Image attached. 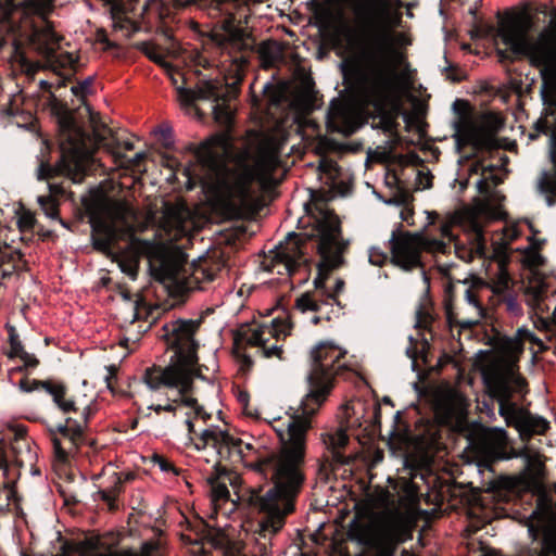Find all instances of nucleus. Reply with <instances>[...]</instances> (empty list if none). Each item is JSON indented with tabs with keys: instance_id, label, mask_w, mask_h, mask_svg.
<instances>
[{
	"instance_id": "f257e3e1",
	"label": "nucleus",
	"mask_w": 556,
	"mask_h": 556,
	"mask_svg": "<svg viewBox=\"0 0 556 556\" xmlns=\"http://www.w3.org/2000/svg\"><path fill=\"white\" fill-rule=\"evenodd\" d=\"M312 415L298 410L288 422V438L281 447L265 457L257 455L253 443L230 434L219 426H210L202 430L195 447L212 446L219 460L231 464L248 463L255 459V469L273 482L265 494H252L251 504L266 514L262 529L270 533L278 532L285 525V518L294 509V500L304 482V463L306 433L312 427Z\"/></svg>"
},
{
	"instance_id": "f03ea898",
	"label": "nucleus",
	"mask_w": 556,
	"mask_h": 556,
	"mask_svg": "<svg viewBox=\"0 0 556 556\" xmlns=\"http://www.w3.org/2000/svg\"><path fill=\"white\" fill-rule=\"evenodd\" d=\"M198 157L207 169L203 188L233 215L253 208L258 191L278 182L279 147L274 140H262L253 155L249 149L235 155L230 136L219 134L201 143Z\"/></svg>"
},
{
	"instance_id": "7ed1b4c3",
	"label": "nucleus",
	"mask_w": 556,
	"mask_h": 556,
	"mask_svg": "<svg viewBox=\"0 0 556 556\" xmlns=\"http://www.w3.org/2000/svg\"><path fill=\"white\" fill-rule=\"evenodd\" d=\"M351 89L364 106H372L377 116L372 127L393 132L399 101L412 86L405 55L395 47L386 29L363 33L354 42L348 60Z\"/></svg>"
},
{
	"instance_id": "20e7f679",
	"label": "nucleus",
	"mask_w": 556,
	"mask_h": 556,
	"mask_svg": "<svg viewBox=\"0 0 556 556\" xmlns=\"http://www.w3.org/2000/svg\"><path fill=\"white\" fill-rule=\"evenodd\" d=\"M199 326V321L181 319L165 324V338L174 354L168 365L148 368L143 376L149 389L168 390L166 402L152 404L149 409H153L157 415L165 412L173 414L174 417H185L184 422L191 440L195 434L194 420H205L208 417L191 394L193 380L201 377L197 356L198 344L193 339Z\"/></svg>"
},
{
	"instance_id": "39448f33",
	"label": "nucleus",
	"mask_w": 556,
	"mask_h": 556,
	"mask_svg": "<svg viewBox=\"0 0 556 556\" xmlns=\"http://www.w3.org/2000/svg\"><path fill=\"white\" fill-rule=\"evenodd\" d=\"M532 21L528 15H517L503 23L498 37L509 51L498 50L500 58L525 56L539 71L542 79L541 97L544 105L536 128L556 135V8L549 13L548 23L533 37L529 36Z\"/></svg>"
},
{
	"instance_id": "423d86ee",
	"label": "nucleus",
	"mask_w": 556,
	"mask_h": 556,
	"mask_svg": "<svg viewBox=\"0 0 556 556\" xmlns=\"http://www.w3.org/2000/svg\"><path fill=\"white\" fill-rule=\"evenodd\" d=\"M502 350L503 356L486 365L482 372L490 396L498 403V414L508 427H514L519 432L522 440L545 433L549 422L543 417L532 415L521 405L529 389L517 366L523 351L518 334L505 339Z\"/></svg>"
},
{
	"instance_id": "0eeeda50",
	"label": "nucleus",
	"mask_w": 556,
	"mask_h": 556,
	"mask_svg": "<svg viewBox=\"0 0 556 556\" xmlns=\"http://www.w3.org/2000/svg\"><path fill=\"white\" fill-rule=\"evenodd\" d=\"M132 212L121 201L105 200L92 218L93 245L104 253L112 245L125 238H130V247L149 260L152 274L162 282L179 281L182 261L168 252L162 244L148 240L132 238L134 226L130 223Z\"/></svg>"
},
{
	"instance_id": "6e6552de",
	"label": "nucleus",
	"mask_w": 556,
	"mask_h": 556,
	"mask_svg": "<svg viewBox=\"0 0 556 556\" xmlns=\"http://www.w3.org/2000/svg\"><path fill=\"white\" fill-rule=\"evenodd\" d=\"M92 135H88L77 124L72 113L63 114L60 119L61 160L55 166L41 163L38 179L65 176L74 184L84 181L93 164L96 148L111 136V129L101 121L98 113L86 108Z\"/></svg>"
},
{
	"instance_id": "1a4fd4ad",
	"label": "nucleus",
	"mask_w": 556,
	"mask_h": 556,
	"mask_svg": "<svg viewBox=\"0 0 556 556\" xmlns=\"http://www.w3.org/2000/svg\"><path fill=\"white\" fill-rule=\"evenodd\" d=\"M386 506L378 511L358 514L350 523L348 535L352 541L370 547H381L405 542L418 519V498L413 491L402 495L396 504L389 505V494H383Z\"/></svg>"
},
{
	"instance_id": "9d476101",
	"label": "nucleus",
	"mask_w": 556,
	"mask_h": 556,
	"mask_svg": "<svg viewBox=\"0 0 556 556\" xmlns=\"http://www.w3.org/2000/svg\"><path fill=\"white\" fill-rule=\"evenodd\" d=\"M309 359L308 392L299 410L313 416L330 394L334 377L344 376L351 369L346 362V351L330 341L316 344L311 350Z\"/></svg>"
},
{
	"instance_id": "9b49d317",
	"label": "nucleus",
	"mask_w": 556,
	"mask_h": 556,
	"mask_svg": "<svg viewBox=\"0 0 556 556\" xmlns=\"http://www.w3.org/2000/svg\"><path fill=\"white\" fill-rule=\"evenodd\" d=\"M229 0H149L144 5L146 11H155L160 16L170 14L172 9L185 7L191 3L200 8L208 9L213 17L219 16L217 24L211 31L213 42L229 55L248 48V37L244 29L236 23L229 11Z\"/></svg>"
},
{
	"instance_id": "f8f14e48",
	"label": "nucleus",
	"mask_w": 556,
	"mask_h": 556,
	"mask_svg": "<svg viewBox=\"0 0 556 556\" xmlns=\"http://www.w3.org/2000/svg\"><path fill=\"white\" fill-rule=\"evenodd\" d=\"M504 214L501 204L489 197L477 199L466 207L459 223L467 236V243L454 242L456 256L466 263L484 260L488 253L484 229L489 223L502 219Z\"/></svg>"
},
{
	"instance_id": "ddd939ff",
	"label": "nucleus",
	"mask_w": 556,
	"mask_h": 556,
	"mask_svg": "<svg viewBox=\"0 0 556 556\" xmlns=\"http://www.w3.org/2000/svg\"><path fill=\"white\" fill-rule=\"evenodd\" d=\"M235 75L225 84L215 79L200 80L194 88H178V101L184 108H190L198 100H208L214 102L213 115L217 123L228 125L231 122L232 113L229 101L236 97L237 88L242 81L241 67L247 63L243 55L235 56Z\"/></svg>"
},
{
	"instance_id": "4468645a",
	"label": "nucleus",
	"mask_w": 556,
	"mask_h": 556,
	"mask_svg": "<svg viewBox=\"0 0 556 556\" xmlns=\"http://www.w3.org/2000/svg\"><path fill=\"white\" fill-rule=\"evenodd\" d=\"M53 9L54 0H24L16 7L22 35L28 37L34 48L49 59L54 55L63 39L48 20Z\"/></svg>"
},
{
	"instance_id": "2eb2a0df",
	"label": "nucleus",
	"mask_w": 556,
	"mask_h": 556,
	"mask_svg": "<svg viewBox=\"0 0 556 556\" xmlns=\"http://www.w3.org/2000/svg\"><path fill=\"white\" fill-rule=\"evenodd\" d=\"M289 333V324L279 318H274L269 324L241 327L235 338V351L247 367L253 364L251 356L247 354L249 348L256 349V354L265 358L281 359L283 351L279 340Z\"/></svg>"
},
{
	"instance_id": "dca6fc26",
	"label": "nucleus",
	"mask_w": 556,
	"mask_h": 556,
	"mask_svg": "<svg viewBox=\"0 0 556 556\" xmlns=\"http://www.w3.org/2000/svg\"><path fill=\"white\" fill-rule=\"evenodd\" d=\"M312 237L317 238V251L323 264L328 268H336L342 263V253L345 243L341 238L340 222L337 215L325 210L314 217Z\"/></svg>"
},
{
	"instance_id": "f3484780",
	"label": "nucleus",
	"mask_w": 556,
	"mask_h": 556,
	"mask_svg": "<svg viewBox=\"0 0 556 556\" xmlns=\"http://www.w3.org/2000/svg\"><path fill=\"white\" fill-rule=\"evenodd\" d=\"M503 123L494 114H481L478 116H462L455 126V140L457 148L471 146L475 149L493 148L494 136L501 129Z\"/></svg>"
},
{
	"instance_id": "a211bd4d",
	"label": "nucleus",
	"mask_w": 556,
	"mask_h": 556,
	"mask_svg": "<svg viewBox=\"0 0 556 556\" xmlns=\"http://www.w3.org/2000/svg\"><path fill=\"white\" fill-rule=\"evenodd\" d=\"M264 270L280 276H294L303 271L305 275L307 260L302 247V235L289 233L286 241L270 251L263 262Z\"/></svg>"
},
{
	"instance_id": "6ab92c4d",
	"label": "nucleus",
	"mask_w": 556,
	"mask_h": 556,
	"mask_svg": "<svg viewBox=\"0 0 556 556\" xmlns=\"http://www.w3.org/2000/svg\"><path fill=\"white\" fill-rule=\"evenodd\" d=\"M484 296V281H475L465 290L464 301L457 309H453L450 304H446V318L450 325H456L463 329H470L479 325L486 316V308L483 304Z\"/></svg>"
},
{
	"instance_id": "aec40b11",
	"label": "nucleus",
	"mask_w": 556,
	"mask_h": 556,
	"mask_svg": "<svg viewBox=\"0 0 556 556\" xmlns=\"http://www.w3.org/2000/svg\"><path fill=\"white\" fill-rule=\"evenodd\" d=\"M433 410L439 424L460 430L466 426L467 404L455 389H439L434 393Z\"/></svg>"
},
{
	"instance_id": "412c9836",
	"label": "nucleus",
	"mask_w": 556,
	"mask_h": 556,
	"mask_svg": "<svg viewBox=\"0 0 556 556\" xmlns=\"http://www.w3.org/2000/svg\"><path fill=\"white\" fill-rule=\"evenodd\" d=\"M391 261L394 265L410 270L420 265L422 251L421 232L410 233L400 229L394 230L390 238Z\"/></svg>"
},
{
	"instance_id": "4be33fe9",
	"label": "nucleus",
	"mask_w": 556,
	"mask_h": 556,
	"mask_svg": "<svg viewBox=\"0 0 556 556\" xmlns=\"http://www.w3.org/2000/svg\"><path fill=\"white\" fill-rule=\"evenodd\" d=\"M88 416L89 413L84 412L81 422L67 418L64 425L50 430L54 454L59 460L65 462L83 443Z\"/></svg>"
},
{
	"instance_id": "5701e85b",
	"label": "nucleus",
	"mask_w": 556,
	"mask_h": 556,
	"mask_svg": "<svg viewBox=\"0 0 556 556\" xmlns=\"http://www.w3.org/2000/svg\"><path fill=\"white\" fill-rule=\"evenodd\" d=\"M536 131L543 132L548 136L549 155L554 165L552 169L542 170L536 179V191L544 199L547 206L556 205V135L552 131L538 129Z\"/></svg>"
},
{
	"instance_id": "b1692460",
	"label": "nucleus",
	"mask_w": 556,
	"mask_h": 556,
	"mask_svg": "<svg viewBox=\"0 0 556 556\" xmlns=\"http://www.w3.org/2000/svg\"><path fill=\"white\" fill-rule=\"evenodd\" d=\"M18 388L23 392H33L38 389L45 390L48 394H50L53 399V402L62 409L64 413H68L75 410L74 402L71 400H65L66 389L61 383H55L52 381H39L36 379L23 378L17 383Z\"/></svg>"
},
{
	"instance_id": "393cba45",
	"label": "nucleus",
	"mask_w": 556,
	"mask_h": 556,
	"mask_svg": "<svg viewBox=\"0 0 556 556\" xmlns=\"http://www.w3.org/2000/svg\"><path fill=\"white\" fill-rule=\"evenodd\" d=\"M328 124L333 130L344 135L358 128L357 117L351 108L342 101H332L328 112Z\"/></svg>"
},
{
	"instance_id": "a878e982",
	"label": "nucleus",
	"mask_w": 556,
	"mask_h": 556,
	"mask_svg": "<svg viewBox=\"0 0 556 556\" xmlns=\"http://www.w3.org/2000/svg\"><path fill=\"white\" fill-rule=\"evenodd\" d=\"M14 440L10 443L9 452L12 463L18 467L31 466L36 459V451L26 438V429L23 426L13 428Z\"/></svg>"
},
{
	"instance_id": "bb28decb",
	"label": "nucleus",
	"mask_w": 556,
	"mask_h": 556,
	"mask_svg": "<svg viewBox=\"0 0 556 556\" xmlns=\"http://www.w3.org/2000/svg\"><path fill=\"white\" fill-rule=\"evenodd\" d=\"M547 244V240H531L526 247L516 249L519 254V263L526 269L530 271H536L542 268L546 263V257L543 254V250Z\"/></svg>"
},
{
	"instance_id": "cd10ccee",
	"label": "nucleus",
	"mask_w": 556,
	"mask_h": 556,
	"mask_svg": "<svg viewBox=\"0 0 556 556\" xmlns=\"http://www.w3.org/2000/svg\"><path fill=\"white\" fill-rule=\"evenodd\" d=\"M123 491V478L117 471H112L99 490L93 494L94 501H102L110 510L118 508V496Z\"/></svg>"
},
{
	"instance_id": "c85d7f7f",
	"label": "nucleus",
	"mask_w": 556,
	"mask_h": 556,
	"mask_svg": "<svg viewBox=\"0 0 556 556\" xmlns=\"http://www.w3.org/2000/svg\"><path fill=\"white\" fill-rule=\"evenodd\" d=\"M485 294L490 291V303L496 307L498 300L514 292V282L509 273L501 266L489 282H484Z\"/></svg>"
},
{
	"instance_id": "c756f323",
	"label": "nucleus",
	"mask_w": 556,
	"mask_h": 556,
	"mask_svg": "<svg viewBox=\"0 0 556 556\" xmlns=\"http://www.w3.org/2000/svg\"><path fill=\"white\" fill-rule=\"evenodd\" d=\"M48 190L49 193L39 195L37 202L47 217L58 219L66 228V223L59 218V199L65 195V187L63 184L48 182Z\"/></svg>"
},
{
	"instance_id": "7c9ffc66",
	"label": "nucleus",
	"mask_w": 556,
	"mask_h": 556,
	"mask_svg": "<svg viewBox=\"0 0 556 556\" xmlns=\"http://www.w3.org/2000/svg\"><path fill=\"white\" fill-rule=\"evenodd\" d=\"M349 442V435L342 428L337 429L334 432H329L324 435V443L332 453V458L339 464H351L356 458L355 455H344L342 450Z\"/></svg>"
},
{
	"instance_id": "2f4dec72",
	"label": "nucleus",
	"mask_w": 556,
	"mask_h": 556,
	"mask_svg": "<svg viewBox=\"0 0 556 556\" xmlns=\"http://www.w3.org/2000/svg\"><path fill=\"white\" fill-rule=\"evenodd\" d=\"M75 552L80 556H128L127 554L112 552L106 540L92 535L75 544Z\"/></svg>"
},
{
	"instance_id": "473e14b6",
	"label": "nucleus",
	"mask_w": 556,
	"mask_h": 556,
	"mask_svg": "<svg viewBox=\"0 0 556 556\" xmlns=\"http://www.w3.org/2000/svg\"><path fill=\"white\" fill-rule=\"evenodd\" d=\"M314 285V292H306L296 299L295 307L302 313L318 312L321 305L328 304L325 299L324 279L316 278Z\"/></svg>"
},
{
	"instance_id": "72a5a7b5",
	"label": "nucleus",
	"mask_w": 556,
	"mask_h": 556,
	"mask_svg": "<svg viewBox=\"0 0 556 556\" xmlns=\"http://www.w3.org/2000/svg\"><path fill=\"white\" fill-rule=\"evenodd\" d=\"M10 351L8 353L9 358H20L22 363H24V367L26 368H35L38 366L39 361L34 354L26 352L18 341L17 334H10Z\"/></svg>"
},
{
	"instance_id": "f704fd0d",
	"label": "nucleus",
	"mask_w": 556,
	"mask_h": 556,
	"mask_svg": "<svg viewBox=\"0 0 556 556\" xmlns=\"http://www.w3.org/2000/svg\"><path fill=\"white\" fill-rule=\"evenodd\" d=\"M15 218L20 232L25 237L31 236L36 225L35 214L21 205L15 210Z\"/></svg>"
},
{
	"instance_id": "c9c22d12",
	"label": "nucleus",
	"mask_w": 556,
	"mask_h": 556,
	"mask_svg": "<svg viewBox=\"0 0 556 556\" xmlns=\"http://www.w3.org/2000/svg\"><path fill=\"white\" fill-rule=\"evenodd\" d=\"M14 480L15 475L13 473L11 478L0 482V511L7 510L11 502L15 500Z\"/></svg>"
},
{
	"instance_id": "e433bc0d",
	"label": "nucleus",
	"mask_w": 556,
	"mask_h": 556,
	"mask_svg": "<svg viewBox=\"0 0 556 556\" xmlns=\"http://www.w3.org/2000/svg\"><path fill=\"white\" fill-rule=\"evenodd\" d=\"M140 51L149 58L152 62L165 68L169 63L165 60V54L160 47L151 42H141L139 46Z\"/></svg>"
},
{
	"instance_id": "4c0bfd02",
	"label": "nucleus",
	"mask_w": 556,
	"mask_h": 556,
	"mask_svg": "<svg viewBox=\"0 0 556 556\" xmlns=\"http://www.w3.org/2000/svg\"><path fill=\"white\" fill-rule=\"evenodd\" d=\"M318 169L320 173V179H324L326 185H334L338 177V165L334 161L325 157L321 159L319 161Z\"/></svg>"
},
{
	"instance_id": "58836bf2",
	"label": "nucleus",
	"mask_w": 556,
	"mask_h": 556,
	"mask_svg": "<svg viewBox=\"0 0 556 556\" xmlns=\"http://www.w3.org/2000/svg\"><path fill=\"white\" fill-rule=\"evenodd\" d=\"M545 296V289L541 286H530L526 290V301L529 307L535 311H543L542 303Z\"/></svg>"
},
{
	"instance_id": "ea45409f",
	"label": "nucleus",
	"mask_w": 556,
	"mask_h": 556,
	"mask_svg": "<svg viewBox=\"0 0 556 556\" xmlns=\"http://www.w3.org/2000/svg\"><path fill=\"white\" fill-rule=\"evenodd\" d=\"M501 305L504 306L505 312L511 317H520L523 315V308L519 303L515 291L498 300L496 307Z\"/></svg>"
},
{
	"instance_id": "a19ab883",
	"label": "nucleus",
	"mask_w": 556,
	"mask_h": 556,
	"mask_svg": "<svg viewBox=\"0 0 556 556\" xmlns=\"http://www.w3.org/2000/svg\"><path fill=\"white\" fill-rule=\"evenodd\" d=\"M422 251L431 253H446L451 249V243L443 239L430 238L425 233H421Z\"/></svg>"
},
{
	"instance_id": "79ce46f5",
	"label": "nucleus",
	"mask_w": 556,
	"mask_h": 556,
	"mask_svg": "<svg viewBox=\"0 0 556 556\" xmlns=\"http://www.w3.org/2000/svg\"><path fill=\"white\" fill-rule=\"evenodd\" d=\"M208 481L212 485V503L215 508L214 514H216L217 505H219L220 502H224L228 498L229 491L227 485L224 482H219L217 479L208 478Z\"/></svg>"
},
{
	"instance_id": "37998d69",
	"label": "nucleus",
	"mask_w": 556,
	"mask_h": 556,
	"mask_svg": "<svg viewBox=\"0 0 556 556\" xmlns=\"http://www.w3.org/2000/svg\"><path fill=\"white\" fill-rule=\"evenodd\" d=\"M520 236H521V231L516 224L506 225L502 229L501 244L503 245V248H507L515 240H517Z\"/></svg>"
},
{
	"instance_id": "c03bdc74",
	"label": "nucleus",
	"mask_w": 556,
	"mask_h": 556,
	"mask_svg": "<svg viewBox=\"0 0 556 556\" xmlns=\"http://www.w3.org/2000/svg\"><path fill=\"white\" fill-rule=\"evenodd\" d=\"M433 321V317L426 307H419L416 312L415 328L427 329Z\"/></svg>"
},
{
	"instance_id": "a18cd8bd",
	"label": "nucleus",
	"mask_w": 556,
	"mask_h": 556,
	"mask_svg": "<svg viewBox=\"0 0 556 556\" xmlns=\"http://www.w3.org/2000/svg\"><path fill=\"white\" fill-rule=\"evenodd\" d=\"M113 27L116 30L125 31L127 36L136 31V27L129 18L115 14L113 15Z\"/></svg>"
},
{
	"instance_id": "49530a36",
	"label": "nucleus",
	"mask_w": 556,
	"mask_h": 556,
	"mask_svg": "<svg viewBox=\"0 0 556 556\" xmlns=\"http://www.w3.org/2000/svg\"><path fill=\"white\" fill-rule=\"evenodd\" d=\"M11 462L12 457L9 452V448L5 450L2 446H0V470L2 471L3 479H8L13 471L12 467L10 466Z\"/></svg>"
},
{
	"instance_id": "de8ad7c7",
	"label": "nucleus",
	"mask_w": 556,
	"mask_h": 556,
	"mask_svg": "<svg viewBox=\"0 0 556 556\" xmlns=\"http://www.w3.org/2000/svg\"><path fill=\"white\" fill-rule=\"evenodd\" d=\"M165 73L168 75L169 79L172 80V84L176 87V91L178 92V88L185 87V77L184 74L175 68L172 64L167 65L164 68Z\"/></svg>"
},
{
	"instance_id": "09e8293b",
	"label": "nucleus",
	"mask_w": 556,
	"mask_h": 556,
	"mask_svg": "<svg viewBox=\"0 0 556 556\" xmlns=\"http://www.w3.org/2000/svg\"><path fill=\"white\" fill-rule=\"evenodd\" d=\"M368 260L375 266H382L387 262L388 255L380 248L371 247L368 251Z\"/></svg>"
},
{
	"instance_id": "8fccbe9b",
	"label": "nucleus",
	"mask_w": 556,
	"mask_h": 556,
	"mask_svg": "<svg viewBox=\"0 0 556 556\" xmlns=\"http://www.w3.org/2000/svg\"><path fill=\"white\" fill-rule=\"evenodd\" d=\"M518 337L520 338V341L522 342V345L526 341H530L531 343L542 348L543 342L541 339H539L532 331H530L527 327H520L516 331Z\"/></svg>"
},
{
	"instance_id": "3c124183",
	"label": "nucleus",
	"mask_w": 556,
	"mask_h": 556,
	"mask_svg": "<svg viewBox=\"0 0 556 556\" xmlns=\"http://www.w3.org/2000/svg\"><path fill=\"white\" fill-rule=\"evenodd\" d=\"M91 87V79L88 78L81 83H78L74 86H72L71 91L74 96H76L79 99H84L87 93H89Z\"/></svg>"
},
{
	"instance_id": "603ef678",
	"label": "nucleus",
	"mask_w": 556,
	"mask_h": 556,
	"mask_svg": "<svg viewBox=\"0 0 556 556\" xmlns=\"http://www.w3.org/2000/svg\"><path fill=\"white\" fill-rule=\"evenodd\" d=\"M152 460H153L154 465H156L160 468L161 471L173 472L174 475H178L174 465L169 460L164 458L163 456L155 454L153 456Z\"/></svg>"
},
{
	"instance_id": "864d4df0",
	"label": "nucleus",
	"mask_w": 556,
	"mask_h": 556,
	"mask_svg": "<svg viewBox=\"0 0 556 556\" xmlns=\"http://www.w3.org/2000/svg\"><path fill=\"white\" fill-rule=\"evenodd\" d=\"M344 288V281L341 279H337L334 287L332 290H328L326 286L324 285V292H325V299L327 303L329 304L330 301H334L336 296L343 290Z\"/></svg>"
},
{
	"instance_id": "5fc2aeb1",
	"label": "nucleus",
	"mask_w": 556,
	"mask_h": 556,
	"mask_svg": "<svg viewBox=\"0 0 556 556\" xmlns=\"http://www.w3.org/2000/svg\"><path fill=\"white\" fill-rule=\"evenodd\" d=\"M543 551L546 556H556V533H548L544 538Z\"/></svg>"
},
{
	"instance_id": "6e6d98bb",
	"label": "nucleus",
	"mask_w": 556,
	"mask_h": 556,
	"mask_svg": "<svg viewBox=\"0 0 556 556\" xmlns=\"http://www.w3.org/2000/svg\"><path fill=\"white\" fill-rule=\"evenodd\" d=\"M215 279V273L210 269L197 268L193 273V280L197 283L203 281H213Z\"/></svg>"
},
{
	"instance_id": "4d7b16f0",
	"label": "nucleus",
	"mask_w": 556,
	"mask_h": 556,
	"mask_svg": "<svg viewBox=\"0 0 556 556\" xmlns=\"http://www.w3.org/2000/svg\"><path fill=\"white\" fill-rule=\"evenodd\" d=\"M543 311H535L532 316L534 327L540 331H547L551 328V323L547 318L540 315Z\"/></svg>"
},
{
	"instance_id": "13d9d810",
	"label": "nucleus",
	"mask_w": 556,
	"mask_h": 556,
	"mask_svg": "<svg viewBox=\"0 0 556 556\" xmlns=\"http://www.w3.org/2000/svg\"><path fill=\"white\" fill-rule=\"evenodd\" d=\"M147 154L144 152H138L134 157L122 161L127 167L132 169L140 170V164L146 159Z\"/></svg>"
},
{
	"instance_id": "bf43d9fd",
	"label": "nucleus",
	"mask_w": 556,
	"mask_h": 556,
	"mask_svg": "<svg viewBox=\"0 0 556 556\" xmlns=\"http://www.w3.org/2000/svg\"><path fill=\"white\" fill-rule=\"evenodd\" d=\"M452 227H453L452 224L448 222L442 224L440 227L441 236L443 237V239H447L448 243H452L455 241V237L452 233Z\"/></svg>"
},
{
	"instance_id": "052dcab7",
	"label": "nucleus",
	"mask_w": 556,
	"mask_h": 556,
	"mask_svg": "<svg viewBox=\"0 0 556 556\" xmlns=\"http://www.w3.org/2000/svg\"><path fill=\"white\" fill-rule=\"evenodd\" d=\"M528 228L530 230V235L527 237L528 243H531V240H547L545 237L541 236V231L534 227L532 222H527Z\"/></svg>"
},
{
	"instance_id": "680f3d73",
	"label": "nucleus",
	"mask_w": 556,
	"mask_h": 556,
	"mask_svg": "<svg viewBox=\"0 0 556 556\" xmlns=\"http://www.w3.org/2000/svg\"><path fill=\"white\" fill-rule=\"evenodd\" d=\"M96 40L105 46V49L112 48L114 45L109 41L105 30L99 29L96 33Z\"/></svg>"
},
{
	"instance_id": "e2e57ef3",
	"label": "nucleus",
	"mask_w": 556,
	"mask_h": 556,
	"mask_svg": "<svg viewBox=\"0 0 556 556\" xmlns=\"http://www.w3.org/2000/svg\"><path fill=\"white\" fill-rule=\"evenodd\" d=\"M157 549V543L155 542H146L142 545V555L143 556H152L153 552Z\"/></svg>"
},
{
	"instance_id": "0e129e2a",
	"label": "nucleus",
	"mask_w": 556,
	"mask_h": 556,
	"mask_svg": "<svg viewBox=\"0 0 556 556\" xmlns=\"http://www.w3.org/2000/svg\"><path fill=\"white\" fill-rule=\"evenodd\" d=\"M27 369H28V368L24 367V364H23V365H21V366H12V367H10V368L8 369V378H9V380H10L12 383H14V382H13L14 375H15L16 372H21V371H23V370H27Z\"/></svg>"
},
{
	"instance_id": "69168bd1",
	"label": "nucleus",
	"mask_w": 556,
	"mask_h": 556,
	"mask_svg": "<svg viewBox=\"0 0 556 556\" xmlns=\"http://www.w3.org/2000/svg\"><path fill=\"white\" fill-rule=\"evenodd\" d=\"M418 177H419V184L422 185V187L425 189L431 187V177L429 175H424V174L419 173Z\"/></svg>"
},
{
	"instance_id": "338daca9",
	"label": "nucleus",
	"mask_w": 556,
	"mask_h": 556,
	"mask_svg": "<svg viewBox=\"0 0 556 556\" xmlns=\"http://www.w3.org/2000/svg\"><path fill=\"white\" fill-rule=\"evenodd\" d=\"M118 475H122L123 483L132 480L135 477L132 472H118Z\"/></svg>"
},
{
	"instance_id": "774afa93",
	"label": "nucleus",
	"mask_w": 556,
	"mask_h": 556,
	"mask_svg": "<svg viewBox=\"0 0 556 556\" xmlns=\"http://www.w3.org/2000/svg\"><path fill=\"white\" fill-rule=\"evenodd\" d=\"M406 354L408 357H410L413 359H415V357H416V352L409 348L406 349Z\"/></svg>"
}]
</instances>
